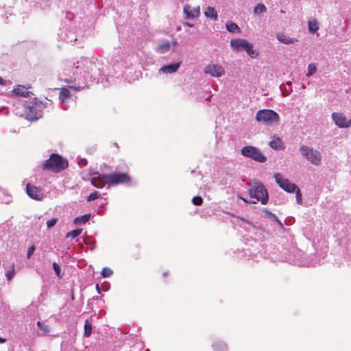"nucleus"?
Wrapping results in <instances>:
<instances>
[{"label":"nucleus","mask_w":351,"mask_h":351,"mask_svg":"<svg viewBox=\"0 0 351 351\" xmlns=\"http://www.w3.org/2000/svg\"><path fill=\"white\" fill-rule=\"evenodd\" d=\"M26 192L30 198L37 201H40L44 197V193L42 189L29 183L26 185Z\"/></svg>","instance_id":"obj_9"},{"label":"nucleus","mask_w":351,"mask_h":351,"mask_svg":"<svg viewBox=\"0 0 351 351\" xmlns=\"http://www.w3.org/2000/svg\"><path fill=\"white\" fill-rule=\"evenodd\" d=\"M93 176H94L91 178L90 182L94 186L102 189L107 184V180L105 178L106 174L101 175L99 172H95L93 173Z\"/></svg>","instance_id":"obj_11"},{"label":"nucleus","mask_w":351,"mask_h":351,"mask_svg":"<svg viewBox=\"0 0 351 351\" xmlns=\"http://www.w3.org/2000/svg\"><path fill=\"white\" fill-rule=\"evenodd\" d=\"M226 29L230 32H240L239 26L233 22H228L226 24Z\"/></svg>","instance_id":"obj_26"},{"label":"nucleus","mask_w":351,"mask_h":351,"mask_svg":"<svg viewBox=\"0 0 351 351\" xmlns=\"http://www.w3.org/2000/svg\"><path fill=\"white\" fill-rule=\"evenodd\" d=\"M213 348L215 351H227L226 344L221 341H215L213 344Z\"/></svg>","instance_id":"obj_20"},{"label":"nucleus","mask_w":351,"mask_h":351,"mask_svg":"<svg viewBox=\"0 0 351 351\" xmlns=\"http://www.w3.org/2000/svg\"><path fill=\"white\" fill-rule=\"evenodd\" d=\"M69 166V162L58 154H51L49 158L45 160L43 164V170H49L53 173H59L66 169Z\"/></svg>","instance_id":"obj_1"},{"label":"nucleus","mask_w":351,"mask_h":351,"mask_svg":"<svg viewBox=\"0 0 351 351\" xmlns=\"http://www.w3.org/2000/svg\"><path fill=\"white\" fill-rule=\"evenodd\" d=\"M256 119L267 125L278 123L280 120L279 115L275 111L269 109L260 110L256 112Z\"/></svg>","instance_id":"obj_3"},{"label":"nucleus","mask_w":351,"mask_h":351,"mask_svg":"<svg viewBox=\"0 0 351 351\" xmlns=\"http://www.w3.org/2000/svg\"><path fill=\"white\" fill-rule=\"evenodd\" d=\"M35 251V246L34 245H31L29 248H28V250H27V257L28 258H30V256L33 254V253Z\"/></svg>","instance_id":"obj_39"},{"label":"nucleus","mask_w":351,"mask_h":351,"mask_svg":"<svg viewBox=\"0 0 351 351\" xmlns=\"http://www.w3.org/2000/svg\"><path fill=\"white\" fill-rule=\"evenodd\" d=\"M183 11L185 14V18L187 19H193L197 18L200 14L199 6L193 8L190 5H184Z\"/></svg>","instance_id":"obj_10"},{"label":"nucleus","mask_w":351,"mask_h":351,"mask_svg":"<svg viewBox=\"0 0 351 351\" xmlns=\"http://www.w3.org/2000/svg\"><path fill=\"white\" fill-rule=\"evenodd\" d=\"M274 177L278 186L287 193H294L296 190V184L290 182L288 179L284 178L280 173H276Z\"/></svg>","instance_id":"obj_7"},{"label":"nucleus","mask_w":351,"mask_h":351,"mask_svg":"<svg viewBox=\"0 0 351 351\" xmlns=\"http://www.w3.org/2000/svg\"><path fill=\"white\" fill-rule=\"evenodd\" d=\"M105 178L107 180V184L109 186L128 184L132 180L131 176L128 173L120 172L106 174Z\"/></svg>","instance_id":"obj_5"},{"label":"nucleus","mask_w":351,"mask_h":351,"mask_svg":"<svg viewBox=\"0 0 351 351\" xmlns=\"http://www.w3.org/2000/svg\"><path fill=\"white\" fill-rule=\"evenodd\" d=\"M317 71V66L315 64L311 63L308 66V72L306 76L309 77L315 74Z\"/></svg>","instance_id":"obj_30"},{"label":"nucleus","mask_w":351,"mask_h":351,"mask_svg":"<svg viewBox=\"0 0 351 351\" xmlns=\"http://www.w3.org/2000/svg\"><path fill=\"white\" fill-rule=\"evenodd\" d=\"M181 62H178L176 63L169 64L165 65L160 69V71L164 73H173L178 71L180 66Z\"/></svg>","instance_id":"obj_14"},{"label":"nucleus","mask_w":351,"mask_h":351,"mask_svg":"<svg viewBox=\"0 0 351 351\" xmlns=\"http://www.w3.org/2000/svg\"><path fill=\"white\" fill-rule=\"evenodd\" d=\"M296 194V199L297 202L300 204H302V194L300 193V189L297 187L296 190L295 191Z\"/></svg>","instance_id":"obj_35"},{"label":"nucleus","mask_w":351,"mask_h":351,"mask_svg":"<svg viewBox=\"0 0 351 351\" xmlns=\"http://www.w3.org/2000/svg\"><path fill=\"white\" fill-rule=\"evenodd\" d=\"M192 202L195 206H200L203 203V199L200 196H195L192 199Z\"/></svg>","instance_id":"obj_34"},{"label":"nucleus","mask_w":351,"mask_h":351,"mask_svg":"<svg viewBox=\"0 0 351 351\" xmlns=\"http://www.w3.org/2000/svg\"><path fill=\"white\" fill-rule=\"evenodd\" d=\"M184 25H186V26H187V27H193V24H191V23H188V22H185V23H184Z\"/></svg>","instance_id":"obj_42"},{"label":"nucleus","mask_w":351,"mask_h":351,"mask_svg":"<svg viewBox=\"0 0 351 351\" xmlns=\"http://www.w3.org/2000/svg\"><path fill=\"white\" fill-rule=\"evenodd\" d=\"M146 351H149L148 349Z\"/></svg>","instance_id":"obj_52"},{"label":"nucleus","mask_w":351,"mask_h":351,"mask_svg":"<svg viewBox=\"0 0 351 351\" xmlns=\"http://www.w3.org/2000/svg\"><path fill=\"white\" fill-rule=\"evenodd\" d=\"M58 219L57 218H52L50 220H48L47 221V226L48 228H51L53 227L56 223H57Z\"/></svg>","instance_id":"obj_36"},{"label":"nucleus","mask_w":351,"mask_h":351,"mask_svg":"<svg viewBox=\"0 0 351 351\" xmlns=\"http://www.w3.org/2000/svg\"><path fill=\"white\" fill-rule=\"evenodd\" d=\"M177 44H178L177 41H176V40H175V41H173V45L174 46L177 45Z\"/></svg>","instance_id":"obj_47"},{"label":"nucleus","mask_w":351,"mask_h":351,"mask_svg":"<svg viewBox=\"0 0 351 351\" xmlns=\"http://www.w3.org/2000/svg\"><path fill=\"white\" fill-rule=\"evenodd\" d=\"M36 104L28 106L29 112H27V116L29 119L36 120L40 117V114L36 112Z\"/></svg>","instance_id":"obj_17"},{"label":"nucleus","mask_w":351,"mask_h":351,"mask_svg":"<svg viewBox=\"0 0 351 351\" xmlns=\"http://www.w3.org/2000/svg\"><path fill=\"white\" fill-rule=\"evenodd\" d=\"M249 42L245 39L237 38L232 39L230 41L231 47L237 51L245 50V49L248 47Z\"/></svg>","instance_id":"obj_13"},{"label":"nucleus","mask_w":351,"mask_h":351,"mask_svg":"<svg viewBox=\"0 0 351 351\" xmlns=\"http://www.w3.org/2000/svg\"><path fill=\"white\" fill-rule=\"evenodd\" d=\"M308 31L311 33L316 32L319 28V23L317 21V19H313L311 21H308Z\"/></svg>","instance_id":"obj_21"},{"label":"nucleus","mask_w":351,"mask_h":351,"mask_svg":"<svg viewBox=\"0 0 351 351\" xmlns=\"http://www.w3.org/2000/svg\"><path fill=\"white\" fill-rule=\"evenodd\" d=\"M204 14L207 18H210L213 21H217L218 19L217 12L215 9L213 7L208 6L205 11Z\"/></svg>","instance_id":"obj_19"},{"label":"nucleus","mask_w":351,"mask_h":351,"mask_svg":"<svg viewBox=\"0 0 351 351\" xmlns=\"http://www.w3.org/2000/svg\"><path fill=\"white\" fill-rule=\"evenodd\" d=\"M301 154L309 162L315 165H320L322 162V154L317 149L306 145L300 147Z\"/></svg>","instance_id":"obj_4"},{"label":"nucleus","mask_w":351,"mask_h":351,"mask_svg":"<svg viewBox=\"0 0 351 351\" xmlns=\"http://www.w3.org/2000/svg\"><path fill=\"white\" fill-rule=\"evenodd\" d=\"M241 154L247 158L253 159L258 162H265L267 160L266 156L256 147L247 145L241 149Z\"/></svg>","instance_id":"obj_6"},{"label":"nucleus","mask_w":351,"mask_h":351,"mask_svg":"<svg viewBox=\"0 0 351 351\" xmlns=\"http://www.w3.org/2000/svg\"><path fill=\"white\" fill-rule=\"evenodd\" d=\"M265 213H267V215L268 216L273 217V218H274V219H276V220L279 223H280V224H281L280 221L278 219L277 217H276L274 214H273L271 212H270V211H269V210H265Z\"/></svg>","instance_id":"obj_40"},{"label":"nucleus","mask_w":351,"mask_h":351,"mask_svg":"<svg viewBox=\"0 0 351 351\" xmlns=\"http://www.w3.org/2000/svg\"><path fill=\"white\" fill-rule=\"evenodd\" d=\"M78 163L80 165L85 166L87 165V160L85 158H81Z\"/></svg>","instance_id":"obj_41"},{"label":"nucleus","mask_w":351,"mask_h":351,"mask_svg":"<svg viewBox=\"0 0 351 351\" xmlns=\"http://www.w3.org/2000/svg\"><path fill=\"white\" fill-rule=\"evenodd\" d=\"M100 197H101V195L98 191H94L93 193H90L87 197L86 199L88 202H91V201H93L95 199L99 198Z\"/></svg>","instance_id":"obj_33"},{"label":"nucleus","mask_w":351,"mask_h":351,"mask_svg":"<svg viewBox=\"0 0 351 351\" xmlns=\"http://www.w3.org/2000/svg\"><path fill=\"white\" fill-rule=\"evenodd\" d=\"M171 48V43L169 41H166L165 43H162L161 44H160L157 48H156V51L158 52V53H165L167 51H168Z\"/></svg>","instance_id":"obj_22"},{"label":"nucleus","mask_w":351,"mask_h":351,"mask_svg":"<svg viewBox=\"0 0 351 351\" xmlns=\"http://www.w3.org/2000/svg\"><path fill=\"white\" fill-rule=\"evenodd\" d=\"M53 268L55 271V273L58 276H60V267L59 266V265L56 263H53Z\"/></svg>","instance_id":"obj_38"},{"label":"nucleus","mask_w":351,"mask_h":351,"mask_svg":"<svg viewBox=\"0 0 351 351\" xmlns=\"http://www.w3.org/2000/svg\"><path fill=\"white\" fill-rule=\"evenodd\" d=\"M69 88L74 89L76 90H80V89L79 88H77L75 86H69Z\"/></svg>","instance_id":"obj_44"},{"label":"nucleus","mask_w":351,"mask_h":351,"mask_svg":"<svg viewBox=\"0 0 351 351\" xmlns=\"http://www.w3.org/2000/svg\"><path fill=\"white\" fill-rule=\"evenodd\" d=\"M332 119L335 124L339 128H348L349 124L347 123L346 116L342 113L333 112L332 114Z\"/></svg>","instance_id":"obj_12"},{"label":"nucleus","mask_w":351,"mask_h":351,"mask_svg":"<svg viewBox=\"0 0 351 351\" xmlns=\"http://www.w3.org/2000/svg\"><path fill=\"white\" fill-rule=\"evenodd\" d=\"M112 274V270L109 267H104L101 270V275L104 278L110 277Z\"/></svg>","instance_id":"obj_31"},{"label":"nucleus","mask_w":351,"mask_h":351,"mask_svg":"<svg viewBox=\"0 0 351 351\" xmlns=\"http://www.w3.org/2000/svg\"><path fill=\"white\" fill-rule=\"evenodd\" d=\"M269 146L272 149L277 150H282L285 148L283 142L279 137H277L276 136H274L271 138V140L269 142Z\"/></svg>","instance_id":"obj_16"},{"label":"nucleus","mask_w":351,"mask_h":351,"mask_svg":"<svg viewBox=\"0 0 351 351\" xmlns=\"http://www.w3.org/2000/svg\"><path fill=\"white\" fill-rule=\"evenodd\" d=\"M92 325L90 322L86 319L84 324V334L86 337H88L92 334Z\"/></svg>","instance_id":"obj_28"},{"label":"nucleus","mask_w":351,"mask_h":351,"mask_svg":"<svg viewBox=\"0 0 351 351\" xmlns=\"http://www.w3.org/2000/svg\"><path fill=\"white\" fill-rule=\"evenodd\" d=\"M291 82H287L288 85H291Z\"/></svg>","instance_id":"obj_51"},{"label":"nucleus","mask_w":351,"mask_h":351,"mask_svg":"<svg viewBox=\"0 0 351 351\" xmlns=\"http://www.w3.org/2000/svg\"><path fill=\"white\" fill-rule=\"evenodd\" d=\"M249 195L251 197L256 198L262 204H266L268 202V193L265 186L260 182L254 180L249 189Z\"/></svg>","instance_id":"obj_2"},{"label":"nucleus","mask_w":351,"mask_h":351,"mask_svg":"<svg viewBox=\"0 0 351 351\" xmlns=\"http://www.w3.org/2000/svg\"><path fill=\"white\" fill-rule=\"evenodd\" d=\"M12 93L16 96L27 97L29 92L24 86L19 85L13 89Z\"/></svg>","instance_id":"obj_18"},{"label":"nucleus","mask_w":351,"mask_h":351,"mask_svg":"<svg viewBox=\"0 0 351 351\" xmlns=\"http://www.w3.org/2000/svg\"><path fill=\"white\" fill-rule=\"evenodd\" d=\"M90 218V214H85L84 215L76 217L74 223L76 224H84L86 223Z\"/></svg>","instance_id":"obj_23"},{"label":"nucleus","mask_w":351,"mask_h":351,"mask_svg":"<svg viewBox=\"0 0 351 351\" xmlns=\"http://www.w3.org/2000/svg\"><path fill=\"white\" fill-rule=\"evenodd\" d=\"M14 263H12L11 265V269L8 271L5 274V276L8 281L11 280L12 278L14 277Z\"/></svg>","instance_id":"obj_32"},{"label":"nucleus","mask_w":351,"mask_h":351,"mask_svg":"<svg viewBox=\"0 0 351 351\" xmlns=\"http://www.w3.org/2000/svg\"><path fill=\"white\" fill-rule=\"evenodd\" d=\"M169 275V273L167 271H165L163 274H162V276L164 278H166L167 276Z\"/></svg>","instance_id":"obj_45"},{"label":"nucleus","mask_w":351,"mask_h":351,"mask_svg":"<svg viewBox=\"0 0 351 351\" xmlns=\"http://www.w3.org/2000/svg\"><path fill=\"white\" fill-rule=\"evenodd\" d=\"M204 71L206 74L212 77H219L225 74L224 69L221 65L217 64H209L204 67Z\"/></svg>","instance_id":"obj_8"},{"label":"nucleus","mask_w":351,"mask_h":351,"mask_svg":"<svg viewBox=\"0 0 351 351\" xmlns=\"http://www.w3.org/2000/svg\"><path fill=\"white\" fill-rule=\"evenodd\" d=\"M5 82L2 77H0V85H4Z\"/></svg>","instance_id":"obj_43"},{"label":"nucleus","mask_w":351,"mask_h":351,"mask_svg":"<svg viewBox=\"0 0 351 351\" xmlns=\"http://www.w3.org/2000/svg\"><path fill=\"white\" fill-rule=\"evenodd\" d=\"M82 229H81V228H77V229L73 230L71 232H67L66 237L74 239V238L78 237L82 233Z\"/></svg>","instance_id":"obj_29"},{"label":"nucleus","mask_w":351,"mask_h":351,"mask_svg":"<svg viewBox=\"0 0 351 351\" xmlns=\"http://www.w3.org/2000/svg\"><path fill=\"white\" fill-rule=\"evenodd\" d=\"M242 199L245 202H247L246 199H244V198H242Z\"/></svg>","instance_id":"obj_50"},{"label":"nucleus","mask_w":351,"mask_h":351,"mask_svg":"<svg viewBox=\"0 0 351 351\" xmlns=\"http://www.w3.org/2000/svg\"><path fill=\"white\" fill-rule=\"evenodd\" d=\"M276 38L278 40V41L286 45L293 44L298 41L297 38H291L289 36L283 33H278L276 34Z\"/></svg>","instance_id":"obj_15"},{"label":"nucleus","mask_w":351,"mask_h":351,"mask_svg":"<svg viewBox=\"0 0 351 351\" xmlns=\"http://www.w3.org/2000/svg\"><path fill=\"white\" fill-rule=\"evenodd\" d=\"M267 11V8L263 3H258L254 8V14L258 15L259 14L265 13Z\"/></svg>","instance_id":"obj_25"},{"label":"nucleus","mask_w":351,"mask_h":351,"mask_svg":"<svg viewBox=\"0 0 351 351\" xmlns=\"http://www.w3.org/2000/svg\"><path fill=\"white\" fill-rule=\"evenodd\" d=\"M245 51L247 53V54L251 57V58H256L258 55V53L256 52L255 50L253 49V45L250 43H249L248 44V47H247L245 49Z\"/></svg>","instance_id":"obj_27"},{"label":"nucleus","mask_w":351,"mask_h":351,"mask_svg":"<svg viewBox=\"0 0 351 351\" xmlns=\"http://www.w3.org/2000/svg\"><path fill=\"white\" fill-rule=\"evenodd\" d=\"M6 340L0 337V343H5Z\"/></svg>","instance_id":"obj_46"},{"label":"nucleus","mask_w":351,"mask_h":351,"mask_svg":"<svg viewBox=\"0 0 351 351\" xmlns=\"http://www.w3.org/2000/svg\"><path fill=\"white\" fill-rule=\"evenodd\" d=\"M347 123L349 124V126H350L351 125V119H350L349 121H347Z\"/></svg>","instance_id":"obj_48"},{"label":"nucleus","mask_w":351,"mask_h":351,"mask_svg":"<svg viewBox=\"0 0 351 351\" xmlns=\"http://www.w3.org/2000/svg\"><path fill=\"white\" fill-rule=\"evenodd\" d=\"M0 193H3V189L0 188Z\"/></svg>","instance_id":"obj_49"},{"label":"nucleus","mask_w":351,"mask_h":351,"mask_svg":"<svg viewBox=\"0 0 351 351\" xmlns=\"http://www.w3.org/2000/svg\"><path fill=\"white\" fill-rule=\"evenodd\" d=\"M37 326L39 327L40 330L44 331L45 332H47L49 331V327L46 325L43 324L40 322H37Z\"/></svg>","instance_id":"obj_37"},{"label":"nucleus","mask_w":351,"mask_h":351,"mask_svg":"<svg viewBox=\"0 0 351 351\" xmlns=\"http://www.w3.org/2000/svg\"><path fill=\"white\" fill-rule=\"evenodd\" d=\"M71 96L70 91L66 88H61L59 93V99L62 100L63 102L65 101L66 99H68Z\"/></svg>","instance_id":"obj_24"}]
</instances>
